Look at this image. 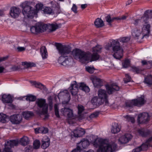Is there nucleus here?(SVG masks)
I'll use <instances>...</instances> for the list:
<instances>
[{"mask_svg":"<svg viewBox=\"0 0 152 152\" xmlns=\"http://www.w3.org/2000/svg\"><path fill=\"white\" fill-rule=\"evenodd\" d=\"M32 4L34 3L32 1H26L20 4V6L22 8L21 12L25 18H28L33 17L40 10L42 11L44 8L42 4L38 3L36 4L34 9L31 6Z\"/></svg>","mask_w":152,"mask_h":152,"instance_id":"2","label":"nucleus"},{"mask_svg":"<svg viewBox=\"0 0 152 152\" xmlns=\"http://www.w3.org/2000/svg\"><path fill=\"white\" fill-rule=\"evenodd\" d=\"M40 52L42 58H46L48 56V53L45 46H43L40 48Z\"/></svg>","mask_w":152,"mask_h":152,"instance_id":"28","label":"nucleus"},{"mask_svg":"<svg viewBox=\"0 0 152 152\" xmlns=\"http://www.w3.org/2000/svg\"><path fill=\"white\" fill-rule=\"evenodd\" d=\"M47 27V24L38 22L34 26H33L31 28L30 31L32 33L34 34L46 31Z\"/></svg>","mask_w":152,"mask_h":152,"instance_id":"7","label":"nucleus"},{"mask_svg":"<svg viewBox=\"0 0 152 152\" xmlns=\"http://www.w3.org/2000/svg\"><path fill=\"white\" fill-rule=\"evenodd\" d=\"M17 49L19 52H21L25 50V48L24 47H18Z\"/></svg>","mask_w":152,"mask_h":152,"instance_id":"63","label":"nucleus"},{"mask_svg":"<svg viewBox=\"0 0 152 152\" xmlns=\"http://www.w3.org/2000/svg\"><path fill=\"white\" fill-rule=\"evenodd\" d=\"M35 132L36 133H41L46 134L48 132V129L47 128L41 127L35 129Z\"/></svg>","mask_w":152,"mask_h":152,"instance_id":"27","label":"nucleus"},{"mask_svg":"<svg viewBox=\"0 0 152 152\" xmlns=\"http://www.w3.org/2000/svg\"><path fill=\"white\" fill-rule=\"evenodd\" d=\"M130 61L128 59H126L123 63V67L124 68H127L130 65Z\"/></svg>","mask_w":152,"mask_h":152,"instance_id":"49","label":"nucleus"},{"mask_svg":"<svg viewBox=\"0 0 152 152\" xmlns=\"http://www.w3.org/2000/svg\"><path fill=\"white\" fill-rule=\"evenodd\" d=\"M126 106L128 107H132L135 106L134 103L133 99L131 101L126 102L125 103Z\"/></svg>","mask_w":152,"mask_h":152,"instance_id":"44","label":"nucleus"},{"mask_svg":"<svg viewBox=\"0 0 152 152\" xmlns=\"http://www.w3.org/2000/svg\"><path fill=\"white\" fill-rule=\"evenodd\" d=\"M94 23L95 26L98 28L102 27L104 25L103 20L99 18H97Z\"/></svg>","mask_w":152,"mask_h":152,"instance_id":"33","label":"nucleus"},{"mask_svg":"<svg viewBox=\"0 0 152 152\" xmlns=\"http://www.w3.org/2000/svg\"><path fill=\"white\" fill-rule=\"evenodd\" d=\"M145 142L146 144L147 143L149 146L152 147V145H151V144L152 143V137L148 139Z\"/></svg>","mask_w":152,"mask_h":152,"instance_id":"58","label":"nucleus"},{"mask_svg":"<svg viewBox=\"0 0 152 152\" xmlns=\"http://www.w3.org/2000/svg\"><path fill=\"white\" fill-rule=\"evenodd\" d=\"M85 134V131L83 129L79 128L75 130L74 134L75 137H80Z\"/></svg>","mask_w":152,"mask_h":152,"instance_id":"26","label":"nucleus"},{"mask_svg":"<svg viewBox=\"0 0 152 152\" xmlns=\"http://www.w3.org/2000/svg\"><path fill=\"white\" fill-rule=\"evenodd\" d=\"M99 114V113L98 112H94L90 115V118L92 119L96 118L98 115Z\"/></svg>","mask_w":152,"mask_h":152,"instance_id":"56","label":"nucleus"},{"mask_svg":"<svg viewBox=\"0 0 152 152\" xmlns=\"http://www.w3.org/2000/svg\"><path fill=\"white\" fill-rule=\"evenodd\" d=\"M149 118L148 113H144L138 115L137 120L139 122L144 123L148 121Z\"/></svg>","mask_w":152,"mask_h":152,"instance_id":"15","label":"nucleus"},{"mask_svg":"<svg viewBox=\"0 0 152 152\" xmlns=\"http://www.w3.org/2000/svg\"><path fill=\"white\" fill-rule=\"evenodd\" d=\"M148 12V10L146 11L144 14L143 16L140 19H136L134 20L133 23L134 24L135 26H137L139 24L140 25L141 23L143 22H144L145 25L147 24V22L149 16Z\"/></svg>","mask_w":152,"mask_h":152,"instance_id":"12","label":"nucleus"},{"mask_svg":"<svg viewBox=\"0 0 152 152\" xmlns=\"http://www.w3.org/2000/svg\"><path fill=\"white\" fill-rule=\"evenodd\" d=\"M126 78H124V83H127L128 82L131 81V77L127 74L126 75Z\"/></svg>","mask_w":152,"mask_h":152,"instance_id":"53","label":"nucleus"},{"mask_svg":"<svg viewBox=\"0 0 152 152\" xmlns=\"http://www.w3.org/2000/svg\"><path fill=\"white\" fill-rule=\"evenodd\" d=\"M93 144L96 147H99L97 152H114L116 151L117 148L116 144H110L107 140L102 139L96 140Z\"/></svg>","mask_w":152,"mask_h":152,"instance_id":"3","label":"nucleus"},{"mask_svg":"<svg viewBox=\"0 0 152 152\" xmlns=\"http://www.w3.org/2000/svg\"><path fill=\"white\" fill-rule=\"evenodd\" d=\"M124 118H126L128 121H130L132 123H134L135 122L134 118L129 115H127L124 116Z\"/></svg>","mask_w":152,"mask_h":152,"instance_id":"45","label":"nucleus"},{"mask_svg":"<svg viewBox=\"0 0 152 152\" xmlns=\"http://www.w3.org/2000/svg\"><path fill=\"white\" fill-rule=\"evenodd\" d=\"M54 110L55 115L58 118H60L58 104H55L54 105Z\"/></svg>","mask_w":152,"mask_h":152,"instance_id":"47","label":"nucleus"},{"mask_svg":"<svg viewBox=\"0 0 152 152\" xmlns=\"http://www.w3.org/2000/svg\"><path fill=\"white\" fill-rule=\"evenodd\" d=\"M87 54L89 55V58L88 61H90V62L95 61L98 60L100 57L99 55L97 53L93 52L91 54L89 52H87Z\"/></svg>","mask_w":152,"mask_h":152,"instance_id":"22","label":"nucleus"},{"mask_svg":"<svg viewBox=\"0 0 152 152\" xmlns=\"http://www.w3.org/2000/svg\"><path fill=\"white\" fill-rule=\"evenodd\" d=\"M132 137L131 134H127L122 136L119 140V141L122 144H125L128 142Z\"/></svg>","mask_w":152,"mask_h":152,"instance_id":"19","label":"nucleus"},{"mask_svg":"<svg viewBox=\"0 0 152 152\" xmlns=\"http://www.w3.org/2000/svg\"><path fill=\"white\" fill-rule=\"evenodd\" d=\"M36 104L38 107L37 110V113L38 114H45L48 112V105L46 103L45 99H37L36 101Z\"/></svg>","mask_w":152,"mask_h":152,"instance_id":"6","label":"nucleus"},{"mask_svg":"<svg viewBox=\"0 0 152 152\" xmlns=\"http://www.w3.org/2000/svg\"><path fill=\"white\" fill-rule=\"evenodd\" d=\"M86 70L90 73H92L94 72V69L93 67L88 66L86 67Z\"/></svg>","mask_w":152,"mask_h":152,"instance_id":"51","label":"nucleus"},{"mask_svg":"<svg viewBox=\"0 0 152 152\" xmlns=\"http://www.w3.org/2000/svg\"><path fill=\"white\" fill-rule=\"evenodd\" d=\"M143 70V69L139 67H136L134 66L131 67V70L134 72H135L137 74L141 73Z\"/></svg>","mask_w":152,"mask_h":152,"instance_id":"36","label":"nucleus"},{"mask_svg":"<svg viewBox=\"0 0 152 152\" xmlns=\"http://www.w3.org/2000/svg\"><path fill=\"white\" fill-rule=\"evenodd\" d=\"M144 82L149 86L152 85V75H150L145 78Z\"/></svg>","mask_w":152,"mask_h":152,"instance_id":"37","label":"nucleus"},{"mask_svg":"<svg viewBox=\"0 0 152 152\" xmlns=\"http://www.w3.org/2000/svg\"><path fill=\"white\" fill-rule=\"evenodd\" d=\"M130 39V37H123L119 39L120 41L123 43L127 42L129 41Z\"/></svg>","mask_w":152,"mask_h":152,"instance_id":"46","label":"nucleus"},{"mask_svg":"<svg viewBox=\"0 0 152 152\" xmlns=\"http://www.w3.org/2000/svg\"><path fill=\"white\" fill-rule=\"evenodd\" d=\"M142 65L143 66L151 65V63L150 61H147L146 60H143L141 62Z\"/></svg>","mask_w":152,"mask_h":152,"instance_id":"57","label":"nucleus"},{"mask_svg":"<svg viewBox=\"0 0 152 152\" xmlns=\"http://www.w3.org/2000/svg\"><path fill=\"white\" fill-rule=\"evenodd\" d=\"M105 88L108 93L109 94H112L113 92L118 91L119 90V87L115 83L111 85H106Z\"/></svg>","mask_w":152,"mask_h":152,"instance_id":"13","label":"nucleus"},{"mask_svg":"<svg viewBox=\"0 0 152 152\" xmlns=\"http://www.w3.org/2000/svg\"><path fill=\"white\" fill-rule=\"evenodd\" d=\"M48 104L50 107V109L51 110L53 108V102L52 100H50L49 101Z\"/></svg>","mask_w":152,"mask_h":152,"instance_id":"64","label":"nucleus"},{"mask_svg":"<svg viewBox=\"0 0 152 152\" xmlns=\"http://www.w3.org/2000/svg\"><path fill=\"white\" fill-rule=\"evenodd\" d=\"M142 151V148L141 146H139L138 147L134 149L132 152H139Z\"/></svg>","mask_w":152,"mask_h":152,"instance_id":"61","label":"nucleus"},{"mask_svg":"<svg viewBox=\"0 0 152 152\" xmlns=\"http://www.w3.org/2000/svg\"><path fill=\"white\" fill-rule=\"evenodd\" d=\"M120 129L117 123H115L112 126L111 132L113 133L116 134L120 132Z\"/></svg>","mask_w":152,"mask_h":152,"instance_id":"35","label":"nucleus"},{"mask_svg":"<svg viewBox=\"0 0 152 152\" xmlns=\"http://www.w3.org/2000/svg\"><path fill=\"white\" fill-rule=\"evenodd\" d=\"M150 28L149 24L143 25L141 30L137 27L134 28L132 30V36L134 39L140 41L144 37H148L150 32Z\"/></svg>","mask_w":152,"mask_h":152,"instance_id":"5","label":"nucleus"},{"mask_svg":"<svg viewBox=\"0 0 152 152\" xmlns=\"http://www.w3.org/2000/svg\"><path fill=\"white\" fill-rule=\"evenodd\" d=\"M61 23L57 24L56 23L50 24L48 26H47V28H48L50 32H52L55 31L56 29L60 28L61 26Z\"/></svg>","mask_w":152,"mask_h":152,"instance_id":"23","label":"nucleus"},{"mask_svg":"<svg viewBox=\"0 0 152 152\" xmlns=\"http://www.w3.org/2000/svg\"><path fill=\"white\" fill-rule=\"evenodd\" d=\"M91 80L95 87L99 88L102 86V81L96 77L94 76L92 77Z\"/></svg>","mask_w":152,"mask_h":152,"instance_id":"17","label":"nucleus"},{"mask_svg":"<svg viewBox=\"0 0 152 152\" xmlns=\"http://www.w3.org/2000/svg\"><path fill=\"white\" fill-rule=\"evenodd\" d=\"M2 102L4 103H11L13 101L12 97L11 95L5 94L2 96Z\"/></svg>","mask_w":152,"mask_h":152,"instance_id":"25","label":"nucleus"},{"mask_svg":"<svg viewBox=\"0 0 152 152\" xmlns=\"http://www.w3.org/2000/svg\"><path fill=\"white\" fill-rule=\"evenodd\" d=\"M69 90L72 95H75L77 94L78 89L69 88Z\"/></svg>","mask_w":152,"mask_h":152,"instance_id":"59","label":"nucleus"},{"mask_svg":"<svg viewBox=\"0 0 152 152\" xmlns=\"http://www.w3.org/2000/svg\"><path fill=\"white\" fill-rule=\"evenodd\" d=\"M79 88L86 92H88L90 91L88 87L83 83H80L79 87Z\"/></svg>","mask_w":152,"mask_h":152,"instance_id":"38","label":"nucleus"},{"mask_svg":"<svg viewBox=\"0 0 152 152\" xmlns=\"http://www.w3.org/2000/svg\"><path fill=\"white\" fill-rule=\"evenodd\" d=\"M33 145L35 149H38L40 146V142L39 140H35L34 142Z\"/></svg>","mask_w":152,"mask_h":152,"instance_id":"50","label":"nucleus"},{"mask_svg":"<svg viewBox=\"0 0 152 152\" xmlns=\"http://www.w3.org/2000/svg\"><path fill=\"white\" fill-rule=\"evenodd\" d=\"M18 143V141L15 140H10L7 141L5 143L3 152H13L12 148L14 146H17Z\"/></svg>","mask_w":152,"mask_h":152,"instance_id":"8","label":"nucleus"},{"mask_svg":"<svg viewBox=\"0 0 152 152\" xmlns=\"http://www.w3.org/2000/svg\"><path fill=\"white\" fill-rule=\"evenodd\" d=\"M22 63V65L23 66H25L26 68L34 67L36 66V64L34 63L23 62Z\"/></svg>","mask_w":152,"mask_h":152,"instance_id":"40","label":"nucleus"},{"mask_svg":"<svg viewBox=\"0 0 152 152\" xmlns=\"http://www.w3.org/2000/svg\"><path fill=\"white\" fill-rule=\"evenodd\" d=\"M135 106L141 107L145 103V101L142 97H139L137 99H133Z\"/></svg>","mask_w":152,"mask_h":152,"instance_id":"21","label":"nucleus"},{"mask_svg":"<svg viewBox=\"0 0 152 152\" xmlns=\"http://www.w3.org/2000/svg\"><path fill=\"white\" fill-rule=\"evenodd\" d=\"M22 114L26 119H28L34 115L33 113L30 111H24L22 113Z\"/></svg>","mask_w":152,"mask_h":152,"instance_id":"29","label":"nucleus"},{"mask_svg":"<svg viewBox=\"0 0 152 152\" xmlns=\"http://www.w3.org/2000/svg\"><path fill=\"white\" fill-rule=\"evenodd\" d=\"M72 10L75 13H77L78 12L77 11V7L75 4H73V6L71 8Z\"/></svg>","mask_w":152,"mask_h":152,"instance_id":"55","label":"nucleus"},{"mask_svg":"<svg viewBox=\"0 0 152 152\" xmlns=\"http://www.w3.org/2000/svg\"><path fill=\"white\" fill-rule=\"evenodd\" d=\"M61 113L64 116H67L68 118H71L73 116L72 110L69 108L64 107L61 109Z\"/></svg>","mask_w":152,"mask_h":152,"instance_id":"16","label":"nucleus"},{"mask_svg":"<svg viewBox=\"0 0 152 152\" xmlns=\"http://www.w3.org/2000/svg\"><path fill=\"white\" fill-rule=\"evenodd\" d=\"M10 120L12 124H19L22 122L23 117L20 114H14L10 116Z\"/></svg>","mask_w":152,"mask_h":152,"instance_id":"11","label":"nucleus"},{"mask_svg":"<svg viewBox=\"0 0 152 152\" xmlns=\"http://www.w3.org/2000/svg\"><path fill=\"white\" fill-rule=\"evenodd\" d=\"M139 133L142 137H145L150 133V132L148 130L144 129H139L138 130Z\"/></svg>","mask_w":152,"mask_h":152,"instance_id":"32","label":"nucleus"},{"mask_svg":"<svg viewBox=\"0 0 152 152\" xmlns=\"http://www.w3.org/2000/svg\"><path fill=\"white\" fill-rule=\"evenodd\" d=\"M20 69V66L15 65L13 66L11 68V70L13 71H17Z\"/></svg>","mask_w":152,"mask_h":152,"instance_id":"62","label":"nucleus"},{"mask_svg":"<svg viewBox=\"0 0 152 152\" xmlns=\"http://www.w3.org/2000/svg\"><path fill=\"white\" fill-rule=\"evenodd\" d=\"M102 47L101 46L98 45L93 48V52L99 53H101Z\"/></svg>","mask_w":152,"mask_h":152,"instance_id":"41","label":"nucleus"},{"mask_svg":"<svg viewBox=\"0 0 152 152\" xmlns=\"http://www.w3.org/2000/svg\"><path fill=\"white\" fill-rule=\"evenodd\" d=\"M89 145V142L87 139H83L77 143V148H75L77 152H82L83 149L88 147Z\"/></svg>","mask_w":152,"mask_h":152,"instance_id":"9","label":"nucleus"},{"mask_svg":"<svg viewBox=\"0 0 152 152\" xmlns=\"http://www.w3.org/2000/svg\"><path fill=\"white\" fill-rule=\"evenodd\" d=\"M29 141L28 137L24 136L21 138L20 142L22 145L25 146L29 144Z\"/></svg>","mask_w":152,"mask_h":152,"instance_id":"31","label":"nucleus"},{"mask_svg":"<svg viewBox=\"0 0 152 152\" xmlns=\"http://www.w3.org/2000/svg\"><path fill=\"white\" fill-rule=\"evenodd\" d=\"M21 12V10L20 8L16 7H13L10 8V15L13 18H17L19 16Z\"/></svg>","mask_w":152,"mask_h":152,"instance_id":"14","label":"nucleus"},{"mask_svg":"<svg viewBox=\"0 0 152 152\" xmlns=\"http://www.w3.org/2000/svg\"><path fill=\"white\" fill-rule=\"evenodd\" d=\"M91 102L93 105L99 106L103 104L104 102L97 96L94 97L91 100Z\"/></svg>","mask_w":152,"mask_h":152,"instance_id":"24","label":"nucleus"},{"mask_svg":"<svg viewBox=\"0 0 152 152\" xmlns=\"http://www.w3.org/2000/svg\"><path fill=\"white\" fill-rule=\"evenodd\" d=\"M60 94L64 96L65 99H66L62 102V104H68L70 99V96L69 93L67 90H65L61 92Z\"/></svg>","mask_w":152,"mask_h":152,"instance_id":"18","label":"nucleus"},{"mask_svg":"<svg viewBox=\"0 0 152 152\" xmlns=\"http://www.w3.org/2000/svg\"><path fill=\"white\" fill-rule=\"evenodd\" d=\"M55 46L60 55L58 62L64 66H67L71 65L73 60L71 56V54L75 59L79 60L83 63H85L89 58V55L80 49H76L72 51V48L70 46L56 42L55 43Z\"/></svg>","mask_w":152,"mask_h":152,"instance_id":"1","label":"nucleus"},{"mask_svg":"<svg viewBox=\"0 0 152 152\" xmlns=\"http://www.w3.org/2000/svg\"><path fill=\"white\" fill-rule=\"evenodd\" d=\"M42 11L45 14H51L53 13V10L51 8L49 7H45L42 9Z\"/></svg>","mask_w":152,"mask_h":152,"instance_id":"42","label":"nucleus"},{"mask_svg":"<svg viewBox=\"0 0 152 152\" xmlns=\"http://www.w3.org/2000/svg\"><path fill=\"white\" fill-rule=\"evenodd\" d=\"M98 95L101 100L106 105L109 104L108 100V96L105 90L100 89L98 91Z\"/></svg>","mask_w":152,"mask_h":152,"instance_id":"10","label":"nucleus"},{"mask_svg":"<svg viewBox=\"0 0 152 152\" xmlns=\"http://www.w3.org/2000/svg\"><path fill=\"white\" fill-rule=\"evenodd\" d=\"M105 19L106 21L108 23V25L111 26V23L114 20H116V17H114L111 18L110 15H108L105 17Z\"/></svg>","mask_w":152,"mask_h":152,"instance_id":"39","label":"nucleus"},{"mask_svg":"<svg viewBox=\"0 0 152 152\" xmlns=\"http://www.w3.org/2000/svg\"><path fill=\"white\" fill-rule=\"evenodd\" d=\"M77 108L78 111V113L79 115H80L84 110V107L83 105L79 104L78 105Z\"/></svg>","mask_w":152,"mask_h":152,"instance_id":"48","label":"nucleus"},{"mask_svg":"<svg viewBox=\"0 0 152 152\" xmlns=\"http://www.w3.org/2000/svg\"><path fill=\"white\" fill-rule=\"evenodd\" d=\"M127 16L126 15H123L119 17H116V20H123L126 19Z\"/></svg>","mask_w":152,"mask_h":152,"instance_id":"60","label":"nucleus"},{"mask_svg":"<svg viewBox=\"0 0 152 152\" xmlns=\"http://www.w3.org/2000/svg\"><path fill=\"white\" fill-rule=\"evenodd\" d=\"M74 83L71 85V86L69 88L74 89H78V85L76 83V82L75 81L74 82Z\"/></svg>","mask_w":152,"mask_h":152,"instance_id":"54","label":"nucleus"},{"mask_svg":"<svg viewBox=\"0 0 152 152\" xmlns=\"http://www.w3.org/2000/svg\"><path fill=\"white\" fill-rule=\"evenodd\" d=\"M9 120V117L5 114L0 113V122L2 123H5Z\"/></svg>","mask_w":152,"mask_h":152,"instance_id":"34","label":"nucleus"},{"mask_svg":"<svg viewBox=\"0 0 152 152\" xmlns=\"http://www.w3.org/2000/svg\"><path fill=\"white\" fill-rule=\"evenodd\" d=\"M26 99L27 101L33 102L34 101L36 100V96H34L29 95L27 96Z\"/></svg>","mask_w":152,"mask_h":152,"instance_id":"43","label":"nucleus"},{"mask_svg":"<svg viewBox=\"0 0 152 152\" xmlns=\"http://www.w3.org/2000/svg\"><path fill=\"white\" fill-rule=\"evenodd\" d=\"M30 83L32 85L35 86L36 87L39 88L40 89L45 90L46 88L45 86L39 83H37L36 81H31Z\"/></svg>","mask_w":152,"mask_h":152,"instance_id":"30","label":"nucleus"},{"mask_svg":"<svg viewBox=\"0 0 152 152\" xmlns=\"http://www.w3.org/2000/svg\"><path fill=\"white\" fill-rule=\"evenodd\" d=\"M50 139L47 136L43 137L42 141L41 147L44 149L48 148L50 145Z\"/></svg>","mask_w":152,"mask_h":152,"instance_id":"20","label":"nucleus"},{"mask_svg":"<svg viewBox=\"0 0 152 152\" xmlns=\"http://www.w3.org/2000/svg\"><path fill=\"white\" fill-rule=\"evenodd\" d=\"M112 47L111 53L113 57L116 59H120L123 56V49L120 46L118 40H113L112 42L107 44L105 46L107 50H110Z\"/></svg>","mask_w":152,"mask_h":152,"instance_id":"4","label":"nucleus"},{"mask_svg":"<svg viewBox=\"0 0 152 152\" xmlns=\"http://www.w3.org/2000/svg\"><path fill=\"white\" fill-rule=\"evenodd\" d=\"M141 146L142 148V150L143 151L147 150L148 147H149L148 145L147 144V143L146 144V142L143 143Z\"/></svg>","mask_w":152,"mask_h":152,"instance_id":"52","label":"nucleus"}]
</instances>
